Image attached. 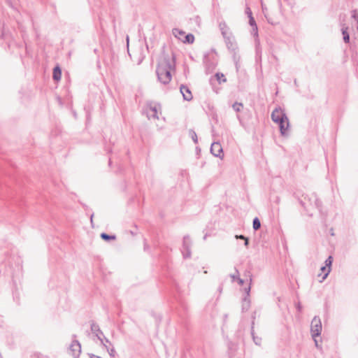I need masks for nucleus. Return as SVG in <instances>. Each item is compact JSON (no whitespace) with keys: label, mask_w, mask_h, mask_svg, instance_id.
Segmentation results:
<instances>
[{"label":"nucleus","mask_w":358,"mask_h":358,"mask_svg":"<svg viewBox=\"0 0 358 358\" xmlns=\"http://www.w3.org/2000/svg\"><path fill=\"white\" fill-rule=\"evenodd\" d=\"M96 336L97 338L101 341V344L103 345L104 346H106V348H107V346L104 344L103 340V338L101 337V336H103V334L101 335L100 333L97 332L96 334Z\"/></svg>","instance_id":"obj_30"},{"label":"nucleus","mask_w":358,"mask_h":358,"mask_svg":"<svg viewBox=\"0 0 358 358\" xmlns=\"http://www.w3.org/2000/svg\"><path fill=\"white\" fill-rule=\"evenodd\" d=\"M180 91L182 94L183 99L186 101H191L193 98L192 92L189 88L184 85H181L180 87Z\"/></svg>","instance_id":"obj_9"},{"label":"nucleus","mask_w":358,"mask_h":358,"mask_svg":"<svg viewBox=\"0 0 358 358\" xmlns=\"http://www.w3.org/2000/svg\"><path fill=\"white\" fill-rule=\"evenodd\" d=\"M173 33L176 36V37H178V38H180L179 36H182L185 34V32L178 29H173Z\"/></svg>","instance_id":"obj_27"},{"label":"nucleus","mask_w":358,"mask_h":358,"mask_svg":"<svg viewBox=\"0 0 358 358\" xmlns=\"http://www.w3.org/2000/svg\"><path fill=\"white\" fill-rule=\"evenodd\" d=\"M249 24L252 27V34L255 36H258V28H257V25L256 24V22L254 19V17L252 16H250L249 17Z\"/></svg>","instance_id":"obj_14"},{"label":"nucleus","mask_w":358,"mask_h":358,"mask_svg":"<svg viewBox=\"0 0 358 358\" xmlns=\"http://www.w3.org/2000/svg\"><path fill=\"white\" fill-rule=\"evenodd\" d=\"M101 238L106 241H109L110 240H115L116 238L115 236L114 235H109L108 234H106V233H101Z\"/></svg>","instance_id":"obj_19"},{"label":"nucleus","mask_w":358,"mask_h":358,"mask_svg":"<svg viewBox=\"0 0 358 358\" xmlns=\"http://www.w3.org/2000/svg\"><path fill=\"white\" fill-rule=\"evenodd\" d=\"M194 41V36L192 34H188L185 36L184 43H192Z\"/></svg>","instance_id":"obj_21"},{"label":"nucleus","mask_w":358,"mask_h":358,"mask_svg":"<svg viewBox=\"0 0 358 358\" xmlns=\"http://www.w3.org/2000/svg\"><path fill=\"white\" fill-rule=\"evenodd\" d=\"M93 216H94L93 214L90 216V220H91L92 224L93 223V220H92Z\"/></svg>","instance_id":"obj_39"},{"label":"nucleus","mask_w":358,"mask_h":358,"mask_svg":"<svg viewBox=\"0 0 358 358\" xmlns=\"http://www.w3.org/2000/svg\"><path fill=\"white\" fill-rule=\"evenodd\" d=\"M252 227L255 231H257L261 227V222L258 217H255L252 222Z\"/></svg>","instance_id":"obj_20"},{"label":"nucleus","mask_w":358,"mask_h":358,"mask_svg":"<svg viewBox=\"0 0 358 358\" xmlns=\"http://www.w3.org/2000/svg\"><path fill=\"white\" fill-rule=\"evenodd\" d=\"M0 358H2L1 355H0Z\"/></svg>","instance_id":"obj_43"},{"label":"nucleus","mask_w":358,"mask_h":358,"mask_svg":"<svg viewBox=\"0 0 358 358\" xmlns=\"http://www.w3.org/2000/svg\"><path fill=\"white\" fill-rule=\"evenodd\" d=\"M223 38L227 49L231 52H235L238 47L233 34L230 33L226 34L223 32Z\"/></svg>","instance_id":"obj_5"},{"label":"nucleus","mask_w":358,"mask_h":358,"mask_svg":"<svg viewBox=\"0 0 358 358\" xmlns=\"http://www.w3.org/2000/svg\"><path fill=\"white\" fill-rule=\"evenodd\" d=\"M107 350L109 353V355L111 356V357H114L115 356V350H114V348H112L110 350H108L107 348Z\"/></svg>","instance_id":"obj_33"},{"label":"nucleus","mask_w":358,"mask_h":358,"mask_svg":"<svg viewBox=\"0 0 358 358\" xmlns=\"http://www.w3.org/2000/svg\"><path fill=\"white\" fill-rule=\"evenodd\" d=\"M348 27H345L344 24L342 26V34H343V38L345 43H350V35L348 31Z\"/></svg>","instance_id":"obj_16"},{"label":"nucleus","mask_w":358,"mask_h":358,"mask_svg":"<svg viewBox=\"0 0 358 358\" xmlns=\"http://www.w3.org/2000/svg\"><path fill=\"white\" fill-rule=\"evenodd\" d=\"M327 268H328V267H327V266H322V267H321L320 270H321V271H322V272H323V273H324H324L327 271Z\"/></svg>","instance_id":"obj_35"},{"label":"nucleus","mask_w":358,"mask_h":358,"mask_svg":"<svg viewBox=\"0 0 358 358\" xmlns=\"http://www.w3.org/2000/svg\"><path fill=\"white\" fill-rule=\"evenodd\" d=\"M230 277L234 280H237L239 278V272L238 269L235 268V273L231 274Z\"/></svg>","instance_id":"obj_29"},{"label":"nucleus","mask_w":358,"mask_h":358,"mask_svg":"<svg viewBox=\"0 0 358 358\" xmlns=\"http://www.w3.org/2000/svg\"><path fill=\"white\" fill-rule=\"evenodd\" d=\"M251 334H252V339H253V341L255 342V343L256 345H259L261 344V341H262V339H261V338H259V337H258V336H255L253 327H252Z\"/></svg>","instance_id":"obj_22"},{"label":"nucleus","mask_w":358,"mask_h":358,"mask_svg":"<svg viewBox=\"0 0 358 358\" xmlns=\"http://www.w3.org/2000/svg\"><path fill=\"white\" fill-rule=\"evenodd\" d=\"M297 309H298V310H299V311H301V305H300V304H299V305L297 306Z\"/></svg>","instance_id":"obj_38"},{"label":"nucleus","mask_w":358,"mask_h":358,"mask_svg":"<svg viewBox=\"0 0 358 358\" xmlns=\"http://www.w3.org/2000/svg\"><path fill=\"white\" fill-rule=\"evenodd\" d=\"M252 281V275H250V284H251ZM250 285H249V286L248 287H245L244 289V291L246 294V296L244 297L243 299V309H248L249 306H250V301L248 300V297L250 295Z\"/></svg>","instance_id":"obj_10"},{"label":"nucleus","mask_w":358,"mask_h":358,"mask_svg":"<svg viewBox=\"0 0 358 358\" xmlns=\"http://www.w3.org/2000/svg\"><path fill=\"white\" fill-rule=\"evenodd\" d=\"M317 337H315V338H313V341H314V343H315V347H316L317 348H318V349H320V348H321V347H320V345H319V343H318V341H317Z\"/></svg>","instance_id":"obj_31"},{"label":"nucleus","mask_w":358,"mask_h":358,"mask_svg":"<svg viewBox=\"0 0 358 358\" xmlns=\"http://www.w3.org/2000/svg\"><path fill=\"white\" fill-rule=\"evenodd\" d=\"M233 109L236 111V112H239L241 111V110L243 108V103H238V102H235L233 106Z\"/></svg>","instance_id":"obj_24"},{"label":"nucleus","mask_w":358,"mask_h":358,"mask_svg":"<svg viewBox=\"0 0 358 358\" xmlns=\"http://www.w3.org/2000/svg\"><path fill=\"white\" fill-rule=\"evenodd\" d=\"M191 241L188 236H185L183 238L182 241V255L184 258H189L191 257L190 251Z\"/></svg>","instance_id":"obj_7"},{"label":"nucleus","mask_w":358,"mask_h":358,"mask_svg":"<svg viewBox=\"0 0 358 358\" xmlns=\"http://www.w3.org/2000/svg\"><path fill=\"white\" fill-rule=\"evenodd\" d=\"M271 119L275 123H282V120H287V117L281 108H275L271 113Z\"/></svg>","instance_id":"obj_6"},{"label":"nucleus","mask_w":358,"mask_h":358,"mask_svg":"<svg viewBox=\"0 0 358 358\" xmlns=\"http://www.w3.org/2000/svg\"><path fill=\"white\" fill-rule=\"evenodd\" d=\"M322 329V322L318 316H315L310 324V333L312 338L319 337Z\"/></svg>","instance_id":"obj_3"},{"label":"nucleus","mask_w":358,"mask_h":358,"mask_svg":"<svg viewBox=\"0 0 358 358\" xmlns=\"http://www.w3.org/2000/svg\"><path fill=\"white\" fill-rule=\"evenodd\" d=\"M219 27L221 31V34L223 36V32H224L226 34L231 33L229 30V28L227 25V24L224 22H221L219 24Z\"/></svg>","instance_id":"obj_18"},{"label":"nucleus","mask_w":358,"mask_h":358,"mask_svg":"<svg viewBox=\"0 0 358 358\" xmlns=\"http://www.w3.org/2000/svg\"><path fill=\"white\" fill-rule=\"evenodd\" d=\"M189 134L191 136L193 141L194 142V143H197L198 138H197V135H196V132L193 129H189Z\"/></svg>","instance_id":"obj_25"},{"label":"nucleus","mask_w":358,"mask_h":358,"mask_svg":"<svg viewBox=\"0 0 358 358\" xmlns=\"http://www.w3.org/2000/svg\"><path fill=\"white\" fill-rule=\"evenodd\" d=\"M219 291H220V292H221V291H222V287H221L219 288Z\"/></svg>","instance_id":"obj_41"},{"label":"nucleus","mask_w":358,"mask_h":358,"mask_svg":"<svg viewBox=\"0 0 358 358\" xmlns=\"http://www.w3.org/2000/svg\"><path fill=\"white\" fill-rule=\"evenodd\" d=\"M245 13L248 15V17H250V16H252V11L249 7L246 8Z\"/></svg>","instance_id":"obj_32"},{"label":"nucleus","mask_w":358,"mask_h":358,"mask_svg":"<svg viewBox=\"0 0 358 358\" xmlns=\"http://www.w3.org/2000/svg\"><path fill=\"white\" fill-rule=\"evenodd\" d=\"M279 125L280 134L285 136L287 131L289 127V120H282V123H277Z\"/></svg>","instance_id":"obj_12"},{"label":"nucleus","mask_w":358,"mask_h":358,"mask_svg":"<svg viewBox=\"0 0 358 358\" xmlns=\"http://www.w3.org/2000/svg\"><path fill=\"white\" fill-rule=\"evenodd\" d=\"M332 262H333V257L331 256H329V257L325 260V262H324L325 263L324 266L328 267L327 271L324 274V275L322 276V280H320V282H322L329 275V273L331 272Z\"/></svg>","instance_id":"obj_11"},{"label":"nucleus","mask_w":358,"mask_h":358,"mask_svg":"<svg viewBox=\"0 0 358 358\" xmlns=\"http://www.w3.org/2000/svg\"><path fill=\"white\" fill-rule=\"evenodd\" d=\"M237 280H238V284H239L240 285H243V283H244V280H243V279H241V278H238L237 279Z\"/></svg>","instance_id":"obj_36"},{"label":"nucleus","mask_w":358,"mask_h":358,"mask_svg":"<svg viewBox=\"0 0 358 358\" xmlns=\"http://www.w3.org/2000/svg\"><path fill=\"white\" fill-rule=\"evenodd\" d=\"M76 335L72 336V342L69 346V351L73 358H79L81 353V345L76 339Z\"/></svg>","instance_id":"obj_4"},{"label":"nucleus","mask_w":358,"mask_h":358,"mask_svg":"<svg viewBox=\"0 0 358 358\" xmlns=\"http://www.w3.org/2000/svg\"><path fill=\"white\" fill-rule=\"evenodd\" d=\"M105 340L106 343H109V341L107 338H105Z\"/></svg>","instance_id":"obj_40"},{"label":"nucleus","mask_w":358,"mask_h":358,"mask_svg":"<svg viewBox=\"0 0 358 358\" xmlns=\"http://www.w3.org/2000/svg\"><path fill=\"white\" fill-rule=\"evenodd\" d=\"M215 76L217 77V79L219 80L220 83L221 82L222 78L223 82L226 81V78H224V76L222 73H216Z\"/></svg>","instance_id":"obj_28"},{"label":"nucleus","mask_w":358,"mask_h":358,"mask_svg":"<svg viewBox=\"0 0 358 358\" xmlns=\"http://www.w3.org/2000/svg\"><path fill=\"white\" fill-rule=\"evenodd\" d=\"M352 17L358 21V14L356 10L352 11Z\"/></svg>","instance_id":"obj_34"},{"label":"nucleus","mask_w":358,"mask_h":358,"mask_svg":"<svg viewBox=\"0 0 358 358\" xmlns=\"http://www.w3.org/2000/svg\"><path fill=\"white\" fill-rule=\"evenodd\" d=\"M62 70L59 66H57L53 69L52 78L55 80L58 81L61 79Z\"/></svg>","instance_id":"obj_17"},{"label":"nucleus","mask_w":358,"mask_h":358,"mask_svg":"<svg viewBox=\"0 0 358 358\" xmlns=\"http://www.w3.org/2000/svg\"><path fill=\"white\" fill-rule=\"evenodd\" d=\"M90 358H101L99 356L95 355L94 354H89Z\"/></svg>","instance_id":"obj_37"},{"label":"nucleus","mask_w":358,"mask_h":358,"mask_svg":"<svg viewBox=\"0 0 358 358\" xmlns=\"http://www.w3.org/2000/svg\"><path fill=\"white\" fill-rule=\"evenodd\" d=\"M91 330L93 333H100L101 335H103V332L100 330L99 325L96 324L92 323L91 324Z\"/></svg>","instance_id":"obj_23"},{"label":"nucleus","mask_w":358,"mask_h":358,"mask_svg":"<svg viewBox=\"0 0 358 358\" xmlns=\"http://www.w3.org/2000/svg\"><path fill=\"white\" fill-rule=\"evenodd\" d=\"M147 115L148 118H155V119H159V117L157 115V106H150L149 110L147 112Z\"/></svg>","instance_id":"obj_13"},{"label":"nucleus","mask_w":358,"mask_h":358,"mask_svg":"<svg viewBox=\"0 0 358 358\" xmlns=\"http://www.w3.org/2000/svg\"><path fill=\"white\" fill-rule=\"evenodd\" d=\"M176 61L175 57L172 55L171 57L169 55H164L162 59L158 64L157 67L156 73L159 81L166 85L170 83L171 80V71L175 69Z\"/></svg>","instance_id":"obj_1"},{"label":"nucleus","mask_w":358,"mask_h":358,"mask_svg":"<svg viewBox=\"0 0 358 358\" xmlns=\"http://www.w3.org/2000/svg\"><path fill=\"white\" fill-rule=\"evenodd\" d=\"M357 29H358V20H357Z\"/></svg>","instance_id":"obj_42"},{"label":"nucleus","mask_w":358,"mask_h":358,"mask_svg":"<svg viewBox=\"0 0 358 358\" xmlns=\"http://www.w3.org/2000/svg\"><path fill=\"white\" fill-rule=\"evenodd\" d=\"M222 148L220 143L213 142L210 146V152L215 156L217 157H220V155L222 153Z\"/></svg>","instance_id":"obj_8"},{"label":"nucleus","mask_w":358,"mask_h":358,"mask_svg":"<svg viewBox=\"0 0 358 358\" xmlns=\"http://www.w3.org/2000/svg\"><path fill=\"white\" fill-rule=\"evenodd\" d=\"M262 13L264 15V17L266 18L269 24H275L276 22H275L269 16H268V8L263 3V2L262 1Z\"/></svg>","instance_id":"obj_15"},{"label":"nucleus","mask_w":358,"mask_h":358,"mask_svg":"<svg viewBox=\"0 0 358 358\" xmlns=\"http://www.w3.org/2000/svg\"><path fill=\"white\" fill-rule=\"evenodd\" d=\"M306 199L309 202V206H313V207H315L316 208L320 210V208H321V201L317 199V195L314 193L311 194V195L309 196H304V199H301L300 201V203L301 204V206L305 208V209H308V205H307L306 201Z\"/></svg>","instance_id":"obj_2"},{"label":"nucleus","mask_w":358,"mask_h":358,"mask_svg":"<svg viewBox=\"0 0 358 358\" xmlns=\"http://www.w3.org/2000/svg\"><path fill=\"white\" fill-rule=\"evenodd\" d=\"M235 238H236V239H242V240H244V241H245V242H244V245H245V246H246V247H248V245H249V239H248L247 237H245V236H243V235H236V236H235Z\"/></svg>","instance_id":"obj_26"}]
</instances>
